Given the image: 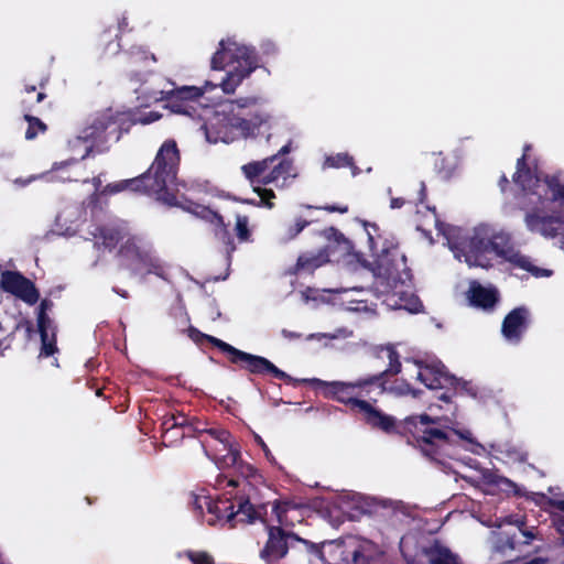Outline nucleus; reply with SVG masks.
Instances as JSON below:
<instances>
[{
    "mask_svg": "<svg viewBox=\"0 0 564 564\" xmlns=\"http://www.w3.org/2000/svg\"><path fill=\"white\" fill-rule=\"evenodd\" d=\"M210 66L214 70H226L219 83L206 80L200 87H175L174 83L164 80L163 87L143 88L142 94L147 95L150 101L165 100L166 108L174 113L203 120L202 129L209 143H230L259 134L262 126L269 122L270 116L264 112L256 113L248 120L241 113L242 109L256 104V98L231 100L220 105L217 110H212L205 104L210 100L207 95L218 88L225 94H234L260 66L256 47L238 41L235 36L223 39L212 56Z\"/></svg>",
    "mask_w": 564,
    "mask_h": 564,
    "instance_id": "obj_1",
    "label": "nucleus"
},
{
    "mask_svg": "<svg viewBox=\"0 0 564 564\" xmlns=\"http://www.w3.org/2000/svg\"><path fill=\"white\" fill-rule=\"evenodd\" d=\"M426 217L434 224L438 235L443 236L454 258L468 267H487L490 261L489 256L494 253L535 278H549L553 274L549 269L534 265L529 257L510 246L506 234L496 232L489 225L480 224L471 229L446 225L438 220L435 208H427Z\"/></svg>",
    "mask_w": 564,
    "mask_h": 564,
    "instance_id": "obj_2",
    "label": "nucleus"
},
{
    "mask_svg": "<svg viewBox=\"0 0 564 564\" xmlns=\"http://www.w3.org/2000/svg\"><path fill=\"white\" fill-rule=\"evenodd\" d=\"M180 160L176 142L169 139L162 143L153 163L144 174L135 178L108 184L100 194L111 195L126 189H143L155 195L159 200L166 205L181 207L202 219L223 226V217L216 210L194 203L181 192V188H186V184L178 182L176 178Z\"/></svg>",
    "mask_w": 564,
    "mask_h": 564,
    "instance_id": "obj_3",
    "label": "nucleus"
},
{
    "mask_svg": "<svg viewBox=\"0 0 564 564\" xmlns=\"http://www.w3.org/2000/svg\"><path fill=\"white\" fill-rule=\"evenodd\" d=\"M525 154L517 162L514 184L522 195V208L529 209L524 224L529 231L545 239L564 238V184L556 177L541 178L525 167Z\"/></svg>",
    "mask_w": 564,
    "mask_h": 564,
    "instance_id": "obj_4",
    "label": "nucleus"
},
{
    "mask_svg": "<svg viewBox=\"0 0 564 564\" xmlns=\"http://www.w3.org/2000/svg\"><path fill=\"white\" fill-rule=\"evenodd\" d=\"M369 247L376 256L373 265L370 268L375 282L372 291L377 296L388 295V304L394 308L405 310L410 313H417L422 307L419 297L411 291V272L406 267V259L397 249L382 248L378 253L379 243L378 227L375 224H365Z\"/></svg>",
    "mask_w": 564,
    "mask_h": 564,
    "instance_id": "obj_5",
    "label": "nucleus"
},
{
    "mask_svg": "<svg viewBox=\"0 0 564 564\" xmlns=\"http://www.w3.org/2000/svg\"><path fill=\"white\" fill-rule=\"evenodd\" d=\"M378 356L382 359L389 360V367L373 376L357 379L355 381H322L316 380L319 384L325 387V395L332 398L340 403L347 404L352 411H359L362 414V420L372 429H378L383 432H391L395 427V420L393 416L383 413L381 410L375 408L370 402L361 399L369 397L372 388L378 390V394L384 390L381 379L387 373L397 375L401 371V362L399 354L393 346L388 345L379 349Z\"/></svg>",
    "mask_w": 564,
    "mask_h": 564,
    "instance_id": "obj_6",
    "label": "nucleus"
},
{
    "mask_svg": "<svg viewBox=\"0 0 564 564\" xmlns=\"http://www.w3.org/2000/svg\"><path fill=\"white\" fill-rule=\"evenodd\" d=\"M85 240L94 242L97 250L111 251L120 241L119 256L134 275L154 274L167 279L169 265L156 254L152 243L141 236H130L126 223L118 221L106 226L89 225Z\"/></svg>",
    "mask_w": 564,
    "mask_h": 564,
    "instance_id": "obj_7",
    "label": "nucleus"
},
{
    "mask_svg": "<svg viewBox=\"0 0 564 564\" xmlns=\"http://www.w3.org/2000/svg\"><path fill=\"white\" fill-rule=\"evenodd\" d=\"M405 423L415 427L421 452L433 460L448 455L449 447L457 441L473 442L470 431L458 429L457 422L448 416L412 415Z\"/></svg>",
    "mask_w": 564,
    "mask_h": 564,
    "instance_id": "obj_8",
    "label": "nucleus"
},
{
    "mask_svg": "<svg viewBox=\"0 0 564 564\" xmlns=\"http://www.w3.org/2000/svg\"><path fill=\"white\" fill-rule=\"evenodd\" d=\"M274 162L275 156H268L241 166L242 174L260 197L259 205H264L268 208L273 207L271 199L275 197V194L273 189L262 188L261 185H273L278 189H285L297 177V171L292 160L284 159L276 164Z\"/></svg>",
    "mask_w": 564,
    "mask_h": 564,
    "instance_id": "obj_9",
    "label": "nucleus"
},
{
    "mask_svg": "<svg viewBox=\"0 0 564 564\" xmlns=\"http://www.w3.org/2000/svg\"><path fill=\"white\" fill-rule=\"evenodd\" d=\"M191 505L197 517H202L209 525L229 523L235 527L238 522L251 523L257 518V512L248 499L240 498L238 508L229 499H213L202 489L192 495Z\"/></svg>",
    "mask_w": 564,
    "mask_h": 564,
    "instance_id": "obj_10",
    "label": "nucleus"
},
{
    "mask_svg": "<svg viewBox=\"0 0 564 564\" xmlns=\"http://www.w3.org/2000/svg\"><path fill=\"white\" fill-rule=\"evenodd\" d=\"M128 119L129 116L126 112L111 108L96 112L89 117L86 127L82 129L79 140H91L96 148L108 142H117L123 132H128V127H126Z\"/></svg>",
    "mask_w": 564,
    "mask_h": 564,
    "instance_id": "obj_11",
    "label": "nucleus"
},
{
    "mask_svg": "<svg viewBox=\"0 0 564 564\" xmlns=\"http://www.w3.org/2000/svg\"><path fill=\"white\" fill-rule=\"evenodd\" d=\"M328 243L318 252H306L299 257L295 272H311L329 261H339L348 256L352 249L350 241L337 229L330 227L323 231Z\"/></svg>",
    "mask_w": 564,
    "mask_h": 564,
    "instance_id": "obj_12",
    "label": "nucleus"
},
{
    "mask_svg": "<svg viewBox=\"0 0 564 564\" xmlns=\"http://www.w3.org/2000/svg\"><path fill=\"white\" fill-rule=\"evenodd\" d=\"M207 339L217 348H219L223 352L229 356V360L232 364L241 365L245 369L253 375H271L274 378L285 381L286 383L295 384L299 380L292 378L283 370L279 369L274 366L269 359L252 355L242 350L237 349L236 347L229 345L228 343L218 339L213 336H206Z\"/></svg>",
    "mask_w": 564,
    "mask_h": 564,
    "instance_id": "obj_13",
    "label": "nucleus"
},
{
    "mask_svg": "<svg viewBox=\"0 0 564 564\" xmlns=\"http://www.w3.org/2000/svg\"><path fill=\"white\" fill-rule=\"evenodd\" d=\"M417 380H420L426 388L429 389H442L446 384L453 386L455 388L462 386V389L466 390L470 394H475L474 388L466 381H462L460 379L451 376L443 364L440 361L419 366V371L416 376Z\"/></svg>",
    "mask_w": 564,
    "mask_h": 564,
    "instance_id": "obj_14",
    "label": "nucleus"
},
{
    "mask_svg": "<svg viewBox=\"0 0 564 564\" xmlns=\"http://www.w3.org/2000/svg\"><path fill=\"white\" fill-rule=\"evenodd\" d=\"M53 301L48 299L42 300L37 308V330L41 336V357H50L57 351L56 347V325L48 316L47 312L52 311Z\"/></svg>",
    "mask_w": 564,
    "mask_h": 564,
    "instance_id": "obj_15",
    "label": "nucleus"
},
{
    "mask_svg": "<svg viewBox=\"0 0 564 564\" xmlns=\"http://www.w3.org/2000/svg\"><path fill=\"white\" fill-rule=\"evenodd\" d=\"M1 288L29 305L39 301L40 294L35 285L19 272L6 271L1 274Z\"/></svg>",
    "mask_w": 564,
    "mask_h": 564,
    "instance_id": "obj_16",
    "label": "nucleus"
},
{
    "mask_svg": "<svg viewBox=\"0 0 564 564\" xmlns=\"http://www.w3.org/2000/svg\"><path fill=\"white\" fill-rule=\"evenodd\" d=\"M530 323V312L527 307L513 308L505 318L501 325L503 339L510 345H519Z\"/></svg>",
    "mask_w": 564,
    "mask_h": 564,
    "instance_id": "obj_17",
    "label": "nucleus"
},
{
    "mask_svg": "<svg viewBox=\"0 0 564 564\" xmlns=\"http://www.w3.org/2000/svg\"><path fill=\"white\" fill-rule=\"evenodd\" d=\"M292 532L285 531L280 527H270L268 530V541L260 552V556L267 563H272L284 557L291 547L289 535Z\"/></svg>",
    "mask_w": 564,
    "mask_h": 564,
    "instance_id": "obj_18",
    "label": "nucleus"
},
{
    "mask_svg": "<svg viewBox=\"0 0 564 564\" xmlns=\"http://www.w3.org/2000/svg\"><path fill=\"white\" fill-rule=\"evenodd\" d=\"M208 433L223 445L224 451H227L226 455L213 456L212 459L218 469L232 473L234 467L238 464V459L240 458V453L230 442V433L226 430H209ZM205 453L210 458L208 452L206 451Z\"/></svg>",
    "mask_w": 564,
    "mask_h": 564,
    "instance_id": "obj_19",
    "label": "nucleus"
},
{
    "mask_svg": "<svg viewBox=\"0 0 564 564\" xmlns=\"http://www.w3.org/2000/svg\"><path fill=\"white\" fill-rule=\"evenodd\" d=\"M469 303L484 311H491L498 302V291L492 286H484L473 281L467 293Z\"/></svg>",
    "mask_w": 564,
    "mask_h": 564,
    "instance_id": "obj_20",
    "label": "nucleus"
},
{
    "mask_svg": "<svg viewBox=\"0 0 564 564\" xmlns=\"http://www.w3.org/2000/svg\"><path fill=\"white\" fill-rule=\"evenodd\" d=\"M83 173L79 162L76 159H70L55 163L52 171L46 173L44 176L48 181L73 182L79 181Z\"/></svg>",
    "mask_w": 564,
    "mask_h": 564,
    "instance_id": "obj_21",
    "label": "nucleus"
},
{
    "mask_svg": "<svg viewBox=\"0 0 564 564\" xmlns=\"http://www.w3.org/2000/svg\"><path fill=\"white\" fill-rule=\"evenodd\" d=\"M252 474L253 468L239 458L238 464H236L232 469V473H224L217 476L215 486L219 489L225 488V486L232 488L239 487Z\"/></svg>",
    "mask_w": 564,
    "mask_h": 564,
    "instance_id": "obj_22",
    "label": "nucleus"
},
{
    "mask_svg": "<svg viewBox=\"0 0 564 564\" xmlns=\"http://www.w3.org/2000/svg\"><path fill=\"white\" fill-rule=\"evenodd\" d=\"M289 543L291 544L290 550L296 551V552H305L308 555H313L318 560L323 558V547L334 546L335 550H345L344 545L341 543H334V542H322L321 544L311 542L308 540L302 539L299 535L292 533L289 535Z\"/></svg>",
    "mask_w": 564,
    "mask_h": 564,
    "instance_id": "obj_23",
    "label": "nucleus"
},
{
    "mask_svg": "<svg viewBox=\"0 0 564 564\" xmlns=\"http://www.w3.org/2000/svg\"><path fill=\"white\" fill-rule=\"evenodd\" d=\"M330 293H336L341 295V304L345 305V308L347 311L351 312H361V311H369L368 306L364 304L366 301L362 297H359L357 295L362 294L366 292L364 288L358 286H351V288H345V289H334V290H327Z\"/></svg>",
    "mask_w": 564,
    "mask_h": 564,
    "instance_id": "obj_24",
    "label": "nucleus"
},
{
    "mask_svg": "<svg viewBox=\"0 0 564 564\" xmlns=\"http://www.w3.org/2000/svg\"><path fill=\"white\" fill-rule=\"evenodd\" d=\"M341 508H355L361 513H372L378 502L375 498H370L357 492H348L340 496Z\"/></svg>",
    "mask_w": 564,
    "mask_h": 564,
    "instance_id": "obj_25",
    "label": "nucleus"
},
{
    "mask_svg": "<svg viewBox=\"0 0 564 564\" xmlns=\"http://www.w3.org/2000/svg\"><path fill=\"white\" fill-rule=\"evenodd\" d=\"M80 137H82V130L79 131V133L77 135L69 139L67 144H68L69 151L73 154L79 155L80 159L84 160L96 147L94 145L91 140L80 139V140L76 141Z\"/></svg>",
    "mask_w": 564,
    "mask_h": 564,
    "instance_id": "obj_26",
    "label": "nucleus"
},
{
    "mask_svg": "<svg viewBox=\"0 0 564 564\" xmlns=\"http://www.w3.org/2000/svg\"><path fill=\"white\" fill-rule=\"evenodd\" d=\"M128 116V122L126 123V127L128 129L131 124L141 123V124H149L152 123L161 118V113L158 111H138V112H130L124 111Z\"/></svg>",
    "mask_w": 564,
    "mask_h": 564,
    "instance_id": "obj_27",
    "label": "nucleus"
},
{
    "mask_svg": "<svg viewBox=\"0 0 564 564\" xmlns=\"http://www.w3.org/2000/svg\"><path fill=\"white\" fill-rule=\"evenodd\" d=\"M352 165V156L346 152L326 155L322 169H340Z\"/></svg>",
    "mask_w": 564,
    "mask_h": 564,
    "instance_id": "obj_28",
    "label": "nucleus"
},
{
    "mask_svg": "<svg viewBox=\"0 0 564 564\" xmlns=\"http://www.w3.org/2000/svg\"><path fill=\"white\" fill-rule=\"evenodd\" d=\"M519 541L517 540L516 534H510L507 532L500 533L495 541V550L501 553H507V551L516 550Z\"/></svg>",
    "mask_w": 564,
    "mask_h": 564,
    "instance_id": "obj_29",
    "label": "nucleus"
},
{
    "mask_svg": "<svg viewBox=\"0 0 564 564\" xmlns=\"http://www.w3.org/2000/svg\"><path fill=\"white\" fill-rule=\"evenodd\" d=\"M127 55L131 59L133 64H143L147 65L148 61H151L153 63L156 62L155 55L150 54L147 52L142 46H132L128 52Z\"/></svg>",
    "mask_w": 564,
    "mask_h": 564,
    "instance_id": "obj_30",
    "label": "nucleus"
},
{
    "mask_svg": "<svg viewBox=\"0 0 564 564\" xmlns=\"http://www.w3.org/2000/svg\"><path fill=\"white\" fill-rule=\"evenodd\" d=\"M352 336V332L349 330L348 328L346 327H339L337 329H335L334 332L332 333H317V334H310L307 337H306V340H313V339H322V338H327V339H346V338H349Z\"/></svg>",
    "mask_w": 564,
    "mask_h": 564,
    "instance_id": "obj_31",
    "label": "nucleus"
},
{
    "mask_svg": "<svg viewBox=\"0 0 564 564\" xmlns=\"http://www.w3.org/2000/svg\"><path fill=\"white\" fill-rule=\"evenodd\" d=\"M24 119L28 121L29 126L25 131V139L33 140L37 137L39 132H44L46 126L39 118L32 117L30 115H25Z\"/></svg>",
    "mask_w": 564,
    "mask_h": 564,
    "instance_id": "obj_32",
    "label": "nucleus"
},
{
    "mask_svg": "<svg viewBox=\"0 0 564 564\" xmlns=\"http://www.w3.org/2000/svg\"><path fill=\"white\" fill-rule=\"evenodd\" d=\"M558 512L554 516L553 522L560 534L562 544H564V500H556L553 502Z\"/></svg>",
    "mask_w": 564,
    "mask_h": 564,
    "instance_id": "obj_33",
    "label": "nucleus"
},
{
    "mask_svg": "<svg viewBox=\"0 0 564 564\" xmlns=\"http://www.w3.org/2000/svg\"><path fill=\"white\" fill-rule=\"evenodd\" d=\"M382 378H384V376ZM381 382H382V384H384L383 379H381ZM383 388H384V390L381 393H383L384 391H388L389 393L397 395V397L413 393V395L416 397V392L413 391L411 389L410 384L406 382H397V383L390 386L389 388H386V386H383Z\"/></svg>",
    "mask_w": 564,
    "mask_h": 564,
    "instance_id": "obj_34",
    "label": "nucleus"
},
{
    "mask_svg": "<svg viewBox=\"0 0 564 564\" xmlns=\"http://www.w3.org/2000/svg\"><path fill=\"white\" fill-rule=\"evenodd\" d=\"M235 230L240 241H247L249 238L248 217L238 215Z\"/></svg>",
    "mask_w": 564,
    "mask_h": 564,
    "instance_id": "obj_35",
    "label": "nucleus"
},
{
    "mask_svg": "<svg viewBox=\"0 0 564 564\" xmlns=\"http://www.w3.org/2000/svg\"><path fill=\"white\" fill-rule=\"evenodd\" d=\"M307 225L308 221L301 218L296 219L294 225L288 227L285 235L282 237V241L294 239Z\"/></svg>",
    "mask_w": 564,
    "mask_h": 564,
    "instance_id": "obj_36",
    "label": "nucleus"
},
{
    "mask_svg": "<svg viewBox=\"0 0 564 564\" xmlns=\"http://www.w3.org/2000/svg\"><path fill=\"white\" fill-rule=\"evenodd\" d=\"M187 556L192 564H213L212 557L205 552H188Z\"/></svg>",
    "mask_w": 564,
    "mask_h": 564,
    "instance_id": "obj_37",
    "label": "nucleus"
},
{
    "mask_svg": "<svg viewBox=\"0 0 564 564\" xmlns=\"http://www.w3.org/2000/svg\"><path fill=\"white\" fill-rule=\"evenodd\" d=\"M260 51L263 56H275L279 48L272 40H263L260 44Z\"/></svg>",
    "mask_w": 564,
    "mask_h": 564,
    "instance_id": "obj_38",
    "label": "nucleus"
},
{
    "mask_svg": "<svg viewBox=\"0 0 564 564\" xmlns=\"http://www.w3.org/2000/svg\"><path fill=\"white\" fill-rule=\"evenodd\" d=\"M508 522L513 523L519 528L521 535L524 538V540L522 542L523 544H529L532 540L535 539V535L531 530H522V527L524 524L522 520H520V519L512 520V518H509Z\"/></svg>",
    "mask_w": 564,
    "mask_h": 564,
    "instance_id": "obj_39",
    "label": "nucleus"
},
{
    "mask_svg": "<svg viewBox=\"0 0 564 564\" xmlns=\"http://www.w3.org/2000/svg\"><path fill=\"white\" fill-rule=\"evenodd\" d=\"M185 423H186V417L184 415L180 414L177 416L173 415L170 419H167L164 422V425L167 426V431H169L174 427L184 426Z\"/></svg>",
    "mask_w": 564,
    "mask_h": 564,
    "instance_id": "obj_40",
    "label": "nucleus"
},
{
    "mask_svg": "<svg viewBox=\"0 0 564 564\" xmlns=\"http://www.w3.org/2000/svg\"><path fill=\"white\" fill-rule=\"evenodd\" d=\"M501 453H506L513 462H522L525 459V454L517 448L508 447L505 451L501 449Z\"/></svg>",
    "mask_w": 564,
    "mask_h": 564,
    "instance_id": "obj_41",
    "label": "nucleus"
},
{
    "mask_svg": "<svg viewBox=\"0 0 564 564\" xmlns=\"http://www.w3.org/2000/svg\"><path fill=\"white\" fill-rule=\"evenodd\" d=\"M350 555H351V563L352 564H365L366 563V557L364 556V554L360 552L359 549L355 547L350 552Z\"/></svg>",
    "mask_w": 564,
    "mask_h": 564,
    "instance_id": "obj_42",
    "label": "nucleus"
},
{
    "mask_svg": "<svg viewBox=\"0 0 564 564\" xmlns=\"http://www.w3.org/2000/svg\"><path fill=\"white\" fill-rule=\"evenodd\" d=\"M291 144H292V141L290 140L275 154L272 155V156H275V161L278 160V158L286 155V154H289L291 152Z\"/></svg>",
    "mask_w": 564,
    "mask_h": 564,
    "instance_id": "obj_43",
    "label": "nucleus"
},
{
    "mask_svg": "<svg viewBox=\"0 0 564 564\" xmlns=\"http://www.w3.org/2000/svg\"><path fill=\"white\" fill-rule=\"evenodd\" d=\"M281 334L285 339H290V340L301 338L300 333L291 332L288 329H282Z\"/></svg>",
    "mask_w": 564,
    "mask_h": 564,
    "instance_id": "obj_44",
    "label": "nucleus"
},
{
    "mask_svg": "<svg viewBox=\"0 0 564 564\" xmlns=\"http://www.w3.org/2000/svg\"><path fill=\"white\" fill-rule=\"evenodd\" d=\"M256 441L257 443L261 446V449H263L267 458H270L271 457V453H270V449L268 448L267 444L263 442V440L259 436V435H256Z\"/></svg>",
    "mask_w": 564,
    "mask_h": 564,
    "instance_id": "obj_45",
    "label": "nucleus"
},
{
    "mask_svg": "<svg viewBox=\"0 0 564 564\" xmlns=\"http://www.w3.org/2000/svg\"><path fill=\"white\" fill-rule=\"evenodd\" d=\"M403 205H404V199L403 198H392L391 202H390V207L392 209L401 208Z\"/></svg>",
    "mask_w": 564,
    "mask_h": 564,
    "instance_id": "obj_46",
    "label": "nucleus"
},
{
    "mask_svg": "<svg viewBox=\"0 0 564 564\" xmlns=\"http://www.w3.org/2000/svg\"><path fill=\"white\" fill-rule=\"evenodd\" d=\"M326 210L328 212H338L340 214H345L348 212V207L347 206H344V207H338V206H326L325 207Z\"/></svg>",
    "mask_w": 564,
    "mask_h": 564,
    "instance_id": "obj_47",
    "label": "nucleus"
},
{
    "mask_svg": "<svg viewBox=\"0 0 564 564\" xmlns=\"http://www.w3.org/2000/svg\"><path fill=\"white\" fill-rule=\"evenodd\" d=\"M120 47L119 43H109L106 51L110 54H116Z\"/></svg>",
    "mask_w": 564,
    "mask_h": 564,
    "instance_id": "obj_48",
    "label": "nucleus"
},
{
    "mask_svg": "<svg viewBox=\"0 0 564 564\" xmlns=\"http://www.w3.org/2000/svg\"><path fill=\"white\" fill-rule=\"evenodd\" d=\"M101 184H102V181H101L100 175L93 178V185H94V188H95L94 194H96L99 191Z\"/></svg>",
    "mask_w": 564,
    "mask_h": 564,
    "instance_id": "obj_49",
    "label": "nucleus"
},
{
    "mask_svg": "<svg viewBox=\"0 0 564 564\" xmlns=\"http://www.w3.org/2000/svg\"><path fill=\"white\" fill-rule=\"evenodd\" d=\"M416 229L422 231L426 238L432 240L431 231L424 228V224L420 223L416 225Z\"/></svg>",
    "mask_w": 564,
    "mask_h": 564,
    "instance_id": "obj_50",
    "label": "nucleus"
},
{
    "mask_svg": "<svg viewBox=\"0 0 564 564\" xmlns=\"http://www.w3.org/2000/svg\"><path fill=\"white\" fill-rule=\"evenodd\" d=\"M35 177H31V178H28V180H22V178H17L14 181L15 184H19L21 186H25L28 184H30L32 182V180H34Z\"/></svg>",
    "mask_w": 564,
    "mask_h": 564,
    "instance_id": "obj_51",
    "label": "nucleus"
},
{
    "mask_svg": "<svg viewBox=\"0 0 564 564\" xmlns=\"http://www.w3.org/2000/svg\"><path fill=\"white\" fill-rule=\"evenodd\" d=\"M234 250H235V246L230 242V246L227 248L228 267L230 265L231 253L234 252Z\"/></svg>",
    "mask_w": 564,
    "mask_h": 564,
    "instance_id": "obj_52",
    "label": "nucleus"
},
{
    "mask_svg": "<svg viewBox=\"0 0 564 564\" xmlns=\"http://www.w3.org/2000/svg\"><path fill=\"white\" fill-rule=\"evenodd\" d=\"M128 25V20L126 17H122L119 22H118V28L120 30H122L123 28H126Z\"/></svg>",
    "mask_w": 564,
    "mask_h": 564,
    "instance_id": "obj_53",
    "label": "nucleus"
},
{
    "mask_svg": "<svg viewBox=\"0 0 564 564\" xmlns=\"http://www.w3.org/2000/svg\"><path fill=\"white\" fill-rule=\"evenodd\" d=\"M543 563V560L540 558V557H534V558H531L530 561H527L525 563L523 564H542Z\"/></svg>",
    "mask_w": 564,
    "mask_h": 564,
    "instance_id": "obj_54",
    "label": "nucleus"
},
{
    "mask_svg": "<svg viewBox=\"0 0 564 564\" xmlns=\"http://www.w3.org/2000/svg\"><path fill=\"white\" fill-rule=\"evenodd\" d=\"M351 169L352 176H357L360 173V170L358 166H356L354 163L352 165H348Z\"/></svg>",
    "mask_w": 564,
    "mask_h": 564,
    "instance_id": "obj_55",
    "label": "nucleus"
},
{
    "mask_svg": "<svg viewBox=\"0 0 564 564\" xmlns=\"http://www.w3.org/2000/svg\"><path fill=\"white\" fill-rule=\"evenodd\" d=\"M24 326H25V330H26L28 335L30 336L32 333V323L26 321V322H24Z\"/></svg>",
    "mask_w": 564,
    "mask_h": 564,
    "instance_id": "obj_56",
    "label": "nucleus"
},
{
    "mask_svg": "<svg viewBox=\"0 0 564 564\" xmlns=\"http://www.w3.org/2000/svg\"><path fill=\"white\" fill-rule=\"evenodd\" d=\"M424 197H425V185H424V183H421L420 202H423Z\"/></svg>",
    "mask_w": 564,
    "mask_h": 564,
    "instance_id": "obj_57",
    "label": "nucleus"
},
{
    "mask_svg": "<svg viewBox=\"0 0 564 564\" xmlns=\"http://www.w3.org/2000/svg\"><path fill=\"white\" fill-rule=\"evenodd\" d=\"M113 291H115L117 294H119L120 296H122V297H128V293H127V291L119 290V289H117V288H113Z\"/></svg>",
    "mask_w": 564,
    "mask_h": 564,
    "instance_id": "obj_58",
    "label": "nucleus"
},
{
    "mask_svg": "<svg viewBox=\"0 0 564 564\" xmlns=\"http://www.w3.org/2000/svg\"><path fill=\"white\" fill-rule=\"evenodd\" d=\"M508 183V180L507 177L503 175L501 176V180H500V187L501 189L503 191L505 189V185Z\"/></svg>",
    "mask_w": 564,
    "mask_h": 564,
    "instance_id": "obj_59",
    "label": "nucleus"
},
{
    "mask_svg": "<svg viewBox=\"0 0 564 564\" xmlns=\"http://www.w3.org/2000/svg\"><path fill=\"white\" fill-rule=\"evenodd\" d=\"M440 400L446 402V403H449V397L446 394V393H442L440 395Z\"/></svg>",
    "mask_w": 564,
    "mask_h": 564,
    "instance_id": "obj_60",
    "label": "nucleus"
},
{
    "mask_svg": "<svg viewBox=\"0 0 564 564\" xmlns=\"http://www.w3.org/2000/svg\"><path fill=\"white\" fill-rule=\"evenodd\" d=\"M44 98H45V94L44 93H39L37 96H36V101L41 102Z\"/></svg>",
    "mask_w": 564,
    "mask_h": 564,
    "instance_id": "obj_61",
    "label": "nucleus"
},
{
    "mask_svg": "<svg viewBox=\"0 0 564 564\" xmlns=\"http://www.w3.org/2000/svg\"><path fill=\"white\" fill-rule=\"evenodd\" d=\"M26 93H33L35 90V87L34 86H31V87H26Z\"/></svg>",
    "mask_w": 564,
    "mask_h": 564,
    "instance_id": "obj_62",
    "label": "nucleus"
},
{
    "mask_svg": "<svg viewBox=\"0 0 564 564\" xmlns=\"http://www.w3.org/2000/svg\"><path fill=\"white\" fill-rule=\"evenodd\" d=\"M62 218H65V219H66L65 213H63V214H61V215L58 216V219H62Z\"/></svg>",
    "mask_w": 564,
    "mask_h": 564,
    "instance_id": "obj_63",
    "label": "nucleus"
},
{
    "mask_svg": "<svg viewBox=\"0 0 564 564\" xmlns=\"http://www.w3.org/2000/svg\"><path fill=\"white\" fill-rule=\"evenodd\" d=\"M274 511H276V513H279V507L278 506L274 507ZM278 517L280 518V514H278Z\"/></svg>",
    "mask_w": 564,
    "mask_h": 564,
    "instance_id": "obj_64",
    "label": "nucleus"
}]
</instances>
